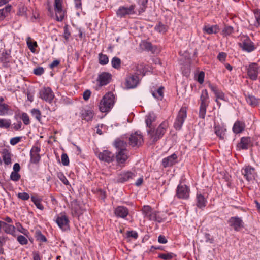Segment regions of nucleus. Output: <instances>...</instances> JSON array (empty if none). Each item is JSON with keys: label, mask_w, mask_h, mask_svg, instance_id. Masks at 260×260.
Here are the masks:
<instances>
[{"label": "nucleus", "mask_w": 260, "mask_h": 260, "mask_svg": "<svg viewBox=\"0 0 260 260\" xmlns=\"http://www.w3.org/2000/svg\"><path fill=\"white\" fill-rule=\"evenodd\" d=\"M139 77L137 75L130 74L125 78V86L126 89L136 88L139 84Z\"/></svg>", "instance_id": "nucleus-14"}, {"label": "nucleus", "mask_w": 260, "mask_h": 260, "mask_svg": "<svg viewBox=\"0 0 260 260\" xmlns=\"http://www.w3.org/2000/svg\"><path fill=\"white\" fill-rule=\"evenodd\" d=\"M203 31L207 34L211 35L217 34L219 31V27L217 25H206L203 28Z\"/></svg>", "instance_id": "nucleus-29"}, {"label": "nucleus", "mask_w": 260, "mask_h": 260, "mask_svg": "<svg viewBox=\"0 0 260 260\" xmlns=\"http://www.w3.org/2000/svg\"><path fill=\"white\" fill-rule=\"evenodd\" d=\"M98 156L101 160L110 162L113 161L114 155L108 150H104L99 153Z\"/></svg>", "instance_id": "nucleus-22"}, {"label": "nucleus", "mask_w": 260, "mask_h": 260, "mask_svg": "<svg viewBox=\"0 0 260 260\" xmlns=\"http://www.w3.org/2000/svg\"><path fill=\"white\" fill-rule=\"evenodd\" d=\"M11 56L10 54L7 53H3L1 57H0V61L3 63L4 67H8L9 63L10 62Z\"/></svg>", "instance_id": "nucleus-39"}, {"label": "nucleus", "mask_w": 260, "mask_h": 260, "mask_svg": "<svg viewBox=\"0 0 260 260\" xmlns=\"http://www.w3.org/2000/svg\"><path fill=\"white\" fill-rule=\"evenodd\" d=\"M3 229L6 234L15 236L14 233L15 232L16 228L13 225L9 224L6 222H4Z\"/></svg>", "instance_id": "nucleus-33"}, {"label": "nucleus", "mask_w": 260, "mask_h": 260, "mask_svg": "<svg viewBox=\"0 0 260 260\" xmlns=\"http://www.w3.org/2000/svg\"><path fill=\"white\" fill-rule=\"evenodd\" d=\"M72 214L74 217H79L83 213V210L77 202L72 204Z\"/></svg>", "instance_id": "nucleus-28"}, {"label": "nucleus", "mask_w": 260, "mask_h": 260, "mask_svg": "<svg viewBox=\"0 0 260 260\" xmlns=\"http://www.w3.org/2000/svg\"><path fill=\"white\" fill-rule=\"evenodd\" d=\"M164 87L160 86L156 91H152V94L154 98L158 100H162L164 98Z\"/></svg>", "instance_id": "nucleus-35"}, {"label": "nucleus", "mask_w": 260, "mask_h": 260, "mask_svg": "<svg viewBox=\"0 0 260 260\" xmlns=\"http://www.w3.org/2000/svg\"><path fill=\"white\" fill-rule=\"evenodd\" d=\"M142 212L144 217L149 220L155 221L158 222H161L162 221L161 217L157 215L158 212L153 210L150 206H144L142 209Z\"/></svg>", "instance_id": "nucleus-4"}, {"label": "nucleus", "mask_w": 260, "mask_h": 260, "mask_svg": "<svg viewBox=\"0 0 260 260\" xmlns=\"http://www.w3.org/2000/svg\"><path fill=\"white\" fill-rule=\"evenodd\" d=\"M121 61L120 59L117 57H114L111 60V64L113 68L115 69H119L121 67Z\"/></svg>", "instance_id": "nucleus-45"}, {"label": "nucleus", "mask_w": 260, "mask_h": 260, "mask_svg": "<svg viewBox=\"0 0 260 260\" xmlns=\"http://www.w3.org/2000/svg\"><path fill=\"white\" fill-rule=\"evenodd\" d=\"M11 124L10 119L0 118V128L7 129L10 127Z\"/></svg>", "instance_id": "nucleus-44"}, {"label": "nucleus", "mask_w": 260, "mask_h": 260, "mask_svg": "<svg viewBox=\"0 0 260 260\" xmlns=\"http://www.w3.org/2000/svg\"><path fill=\"white\" fill-rule=\"evenodd\" d=\"M168 127V122L164 121L159 125L156 129L152 127L147 130V132L153 143H156L158 140L162 138Z\"/></svg>", "instance_id": "nucleus-1"}, {"label": "nucleus", "mask_w": 260, "mask_h": 260, "mask_svg": "<svg viewBox=\"0 0 260 260\" xmlns=\"http://www.w3.org/2000/svg\"><path fill=\"white\" fill-rule=\"evenodd\" d=\"M30 113L36 119L41 122V112L38 109L34 108L31 110Z\"/></svg>", "instance_id": "nucleus-43"}, {"label": "nucleus", "mask_w": 260, "mask_h": 260, "mask_svg": "<svg viewBox=\"0 0 260 260\" xmlns=\"http://www.w3.org/2000/svg\"><path fill=\"white\" fill-rule=\"evenodd\" d=\"M128 140L129 144L132 147H139L143 142V136L140 131H137L130 135Z\"/></svg>", "instance_id": "nucleus-8"}, {"label": "nucleus", "mask_w": 260, "mask_h": 260, "mask_svg": "<svg viewBox=\"0 0 260 260\" xmlns=\"http://www.w3.org/2000/svg\"><path fill=\"white\" fill-rule=\"evenodd\" d=\"M245 128V123L239 120H237L234 124L232 128L233 132L236 134L242 133Z\"/></svg>", "instance_id": "nucleus-25"}, {"label": "nucleus", "mask_w": 260, "mask_h": 260, "mask_svg": "<svg viewBox=\"0 0 260 260\" xmlns=\"http://www.w3.org/2000/svg\"><path fill=\"white\" fill-rule=\"evenodd\" d=\"M63 38L65 39V40L66 41H68V39H69V37L71 35V34L69 31V28H68V25H66L64 27H63Z\"/></svg>", "instance_id": "nucleus-59"}, {"label": "nucleus", "mask_w": 260, "mask_h": 260, "mask_svg": "<svg viewBox=\"0 0 260 260\" xmlns=\"http://www.w3.org/2000/svg\"><path fill=\"white\" fill-rule=\"evenodd\" d=\"M20 178V175L18 172H12L10 175V179L14 181H17Z\"/></svg>", "instance_id": "nucleus-56"}, {"label": "nucleus", "mask_w": 260, "mask_h": 260, "mask_svg": "<svg viewBox=\"0 0 260 260\" xmlns=\"http://www.w3.org/2000/svg\"><path fill=\"white\" fill-rule=\"evenodd\" d=\"M16 225L17 227V230L19 232L22 233L23 234L26 236L27 237L28 236V234H29L28 231L27 229L24 228L22 226V225H21V224H20V223L18 222V223H16Z\"/></svg>", "instance_id": "nucleus-53"}, {"label": "nucleus", "mask_w": 260, "mask_h": 260, "mask_svg": "<svg viewBox=\"0 0 260 260\" xmlns=\"http://www.w3.org/2000/svg\"><path fill=\"white\" fill-rule=\"evenodd\" d=\"M156 116L155 114L153 112L149 113L145 118V123L146 124V126L149 128V129L152 128V123L156 120Z\"/></svg>", "instance_id": "nucleus-30"}, {"label": "nucleus", "mask_w": 260, "mask_h": 260, "mask_svg": "<svg viewBox=\"0 0 260 260\" xmlns=\"http://www.w3.org/2000/svg\"><path fill=\"white\" fill-rule=\"evenodd\" d=\"M234 31V28L231 26H226L222 30L223 34L228 36L232 34Z\"/></svg>", "instance_id": "nucleus-54"}, {"label": "nucleus", "mask_w": 260, "mask_h": 260, "mask_svg": "<svg viewBox=\"0 0 260 260\" xmlns=\"http://www.w3.org/2000/svg\"><path fill=\"white\" fill-rule=\"evenodd\" d=\"M239 46L243 51L247 52H251L256 49L254 43L248 36H243L241 37V43L239 44Z\"/></svg>", "instance_id": "nucleus-5"}, {"label": "nucleus", "mask_w": 260, "mask_h": 260, "mask_svg": "<svg viewBox=\"0 0 260 260\" xmlns=\"http://www.w3.org/2000/svg\"><path fill=\"white\" fill-rule=\"evenodd\" d=\"M207 201L203 195L201 193H197L196 206L200 209H202L206 206Z\"/></svg>", "instance_id": "nucleus-26"}, {"label": "nucleus", "mask_w": 260, "mask_h": 260, "mask_svg": "<svg viewBox=\"0 0 260 260\" xmlns=\"http://www.w3.org/2000/svg\"><path fill=\"white\" fill-rule=\"evenodd\" d=\"M31 200L36 205V207L41 210L44 209L43 205L41 203L42 199L38 197L37 196H32L31 197Z\"/></svg>", "instance_id": "nucleus-38"}, {"label": "nucleus", "mask_w": 260, "mask_h": 260, "mask_svg": "<svg viewBox=\"0 0 260 260\" xmlns=\"http://www.w3.org/2000/svg\"><path fill=\"white\" fill-rule=\"evenodd\" d=\"M204 76L205 73L203 71H201L199 73L198 75L197 81L199 83L202 84L204 82Z\"/></svg>", "instance_id": "nucleus-64"}, {"label": "nucleus", "mask_w": 260, "mask_h": 260, "mask_svg": "<svg viewBox=\"0 0 260 260\" xmlns=\"http://www.w3.org/2000/svg\"><path fill=\"white\" fill-rule=\"evenodd\" d=\"M56 222L62 230L67 231L69 229V220L66 215L61 214L58 216L56 219Z\"/></svg>", "instance_id": "nucleus-16"}, {"label": "nucleus", "mask_w": 260, "mask_h": 260, "mask_svg": "<svg viewBox=\"0 0 260 260\" xmlns=\"http://www.w3.org/2000/svg\"><path fill=\"white\" fill-rule=\"evenodd\" d=\"M215 133L220 139H223L224 138L225 132L226 129L220 126H216L214 127Z\"/></svg>", "instance_id": "nucleus-37"}, {"label": "nucleus", "mask_w": 260, "mask_h": 260, "mask_svg": "<svg viewBox=\"0 0 260 260\" xmlns=\"http://www.w3.org/2000/svg\"><path fill=\"white\" fill-rule=\"evenodd\" d=\"M154 29L159 33H166L168 29V27L159 22L157 25H155Z\"/></svg>", "instance_id": "nucleus-41"}, {"label": "nucleus", "mask_w": 260, "mask_h": 260, "mask_svg": "<svg viewBox=\"0 0 260 260\" xmlns=\"http://www.w3.org/2000/svg\"><path fill=\"white\" fill-rule=\"evenodd\" d=\"M135 5H131L129 7L120 6L116 11V15L118 17L122 18L125 17L127 15L134 14L136 12L134 9Z\"/></svg>", "instance_id": "nucleus-10"}, {"label": "nucleus", "mask_w": 260, "mask_h": 260, "mask_svg": "<svg viewBox=\"0 0 260 260\" xmlns=\"http://www.w3.org/2000/svg\"><path fill=\"white\" fill-rule=\"evenodd\" d=\"M190 196V188L185 184L180 183L177 187L176 196L179 199L187 200Z\"/></svg>", "instance_id": "nucleus-7"}, {"label": "nucleus", "mask_w": 260, "mask_h": 260, "mask_svg": "<svg viewBox=\"0 0 260 260\" xmlns=\"http://www.w3.org/2000/svg\"><path fill=\"white\" fill-rule=\"evenodd\" d=\"M174 254L173 253H160L158 257L164 260H170L173 257Z\"/></svg>", "instance_id": "nucleus-52"}, {"label": "nucleus", "mask_w": 260, "mask_h": 260, "mask_svg": "<svg viewBox=\"0 0 260 260\" xmlns=\"http://www.w3.org/2000/svg\"><path fill=\"white\" fill-rule=\"evenodd\" d=\"M241 173L248 182L254 180L256 176L255 169L250 166H247L243 168L241 170Z\"/></svg>", "instance_id": "nucleus-9"}, {"label": "nucleus", "mask_w": 260, "mask_h": 260, "mask_svg": "<svg viewBox=\"0 0 260 260\" xmlns=\"http://www.w3.org/2000/svg\"><path fill=\"white\" fill-rule=\"evenodd\" d=\"M237 147L239 149L246 150L253 146V142L249 137H242L240 141L237 144Z\"/></svg>", "instance_id": "nucleus-18"}, {"label": "nucleus", "mask_w": 260, "mask_h": 260, "mask_svg": "<svg viewBox=\"0 0 260 260\" xmlns=\"http://www.w3.org/2000/svg\"><path fill=\"white\" fill-rule=\"evenodd\" d=\"M40 151V148L38 146H34L32 147L30 152V161L32 164H36L40 161L41 156L39 153Z\"/></svg>", "instance_id": "nucleus-21"}, {"label": "nucleus", "mask_w": 260, "mask_h": 260, "mask_svg": "<svg viewBox=\"0 0 260 260\" xmlns=\"http://www.w3.org/2000/svg\"><path fill=\"white\" fill-rule=\"evenodd\" d=\"M2 157L4 163L6 165H10L11 162V155L8 150L5 149L2 152Z\"/></svg>", "instance_id": "nucleus-36"}, {"label": "nucleus", "mask_w": 260, "mask_h": 260, "mask_svg": "<svg viewBox=\"0 0 260 260\" xmlns=\"http://www.w3.org/2000/svg\"><path fill=\"white\" fill-rule=\"evenodd\" d=\"M44 72V68L42 67H39L34 69L33 73L37 76H41Z\"/></svg>", "instance_id": "nucleus-61"}, {"label": "nucleus", "mask_w": 260, "mask_h": 260, "mask_svg": "<svg viewBox=\"0 0 260 260\" xmlns=\"http://www.w3.org/2000/svg\"><path fill=\"white\" fill-rule=\"evenodd\" d=\"M57 177L64 184L68 185L69 184V181L68 180V179L66 178V177L62 173H58Z\"/></svg>", "instance_id": "nucleus-58"}, {"label": "nucleus", "mask_w": 260, "mask_h": 260, "mask_svg": "<svg viewBox=\"0 0 260 260\" xmlns=\"http://www.w3.org/2000/svg\"><path fill=\"white\" fill-rule=\"evenodd\" d=\"M61 162L63 166H68L69 164V159L67 154L63 153L61 156Z\"/></svg>", "instance_id": "nucleus-57"}, {"label": "nucleus", "mask_w": 260, "mask_h": 260, "mask_svg": "<svg viewBox=\"0 0 260 260\" xmlns=\"http://www.w3.org/2000/svg\"><path fill=\"white\" fill-rule=\"evenodd\" d=\"M204 240L206 243H213L214 239L209 233H205L204 235Z\"/></svg>", "instance_id": "nucleus-63"}, {"label": "nucleus", "mask_w": 260, "mask_h": 260, "mask_svg": "<svg viewBox=\"0 0 260 260\" xmlns=\"http://www.w3.org/2000/svg\"><path fill=\"white\" fill-rule=\"evenodd\" d=\"M209 95L206 89L202 91L200 96V106L199 112V117L200 118L204 119L206 113V109L209 105Z\"/></svg>", "instance_id": "nucleus-3"}, {"label": "nucleus", "mask_w": 260, "mask_h": 260, "mask_svg": "<svg viewBox=\"0 0 260 260\" xmlns=\"http://www.w3.org/2000/svg\"><path fill=\"white\" fill-rule=\"evenodd\" d=\"M17 197L18 198L24 201L27 200L29 198V195L26 192L18 193Z\"/></svg>", "instance_id": "nucleus-62"}, {"label": "nucleus", "mask_w": 260, "mask_h": 260, "mask_svg": "<svg viewBox=\"0 0 260 260\" xmlns=\"http://www.w3.org/2000/svg\"><path fill=\"white\" fill-rule=\"evenodd\" d=\"M228 222L230 225L234 228V229L238 231L241 228L243 227V222L242 219L238 217H231Z\"/></svg>", "instance_id": "nucleus-20"}, {"label": "nucleus", "mask_w": 260, "mask_h": 260, "mask_svg": "<svg viewBox=\"0 0 260 260\" xmlns=\"http://www.w3.org/2000/svg\"><path fill=\"white\" fill-rule=\"evenodd\" d=\"M177 156L173 153L162 159V164L164 167L166 168L172 166L177 162Z\"/></svg>", "instance_id": "nucleus-23"}, {"label": "nucleus", "mask_w": 260, "mask_h": 260, "mask_svg": "<svg viewBox=\"0 0 260 260\" xmlns=\"http://www.w3.org/2000/svg\"><path fill=\"white\" fill-rule=\"evenodd\" d=\"M20 118L22 120L23 123L25 125H28L30 123V121L28 115L25 112H23L21 114Z\"/></svg>", "instance_id": "nucleus-51"}, {"label": "nucleus", "mask_w": 260, "mask_h": 260, "mask_svg": "<svg viewBox=\"0 0 260 260\" xmlns=\"http://www.w3.org/2000/svg\"><path fill=\"white\" fill-rule=\"evenodd\" d=\"M141 46L142 49H144L148 51L154 52V47L152 44L147 41H143L141 44Z\"/></svg>", "instance_id": "nucleus-42"}, {"label": "nucleus", "mask_w": 260, "mask_h": 260, "mask_svg": "<svg viewBox=\"0 0 260 260\" xmlns=\"http://www.w3.org/2000/svg\"><path fill=\"white\" fill-rule=\"evenodd\" d=\"M245 96L247 104L252 107L258 106L260 103V99L256 98L252 94H245Z\"/></svg>", "instance_id": "nucleus-24"}, {"label": "nucleus", "mask_w": 260, "mask_h": 260, "mask_svg": "<svg viewBox=\"0 0 260 260\" xmlns=\"http://www.w3.org/2000/svg\"><path fill=\"white\" fill-rule=\"evenodd\" d=\"M114 103V96L109 92L102 98L99 104V109L102 112H107L112 108Z\"/></svg>", "instance_id": "nucleus-2"}, {"label": "nucleus", "mask_w": 260, "mask_h": 260, "mask_svg": "<svg viewBox=\"0 0 260 260\" xmlns=\"http://www.w3.org/2000/svg\"><path fill=\"white\" fill-rule=\"evenodd\" d=\"M215 95L216 97V102L218 104V101L217 100L218 99L225 101L224 93L220 90H219Z\"/></svg>", "instance_id": "nucleus-60"}, {"label": "nucleus", "mask_w": 260, "mask_h": 260, "mask_svg": "<svg viewBox=\"0 0 260 260\" xmlns=\"http://www.w3.org/2000/svg\"><path fill=\"white\" fill-rule=\"evenodd\" d=\"M40 98L49 103H51L54 98V94L50 87H43L40 91Z\"/></svg>", "instance_id": "nucleus-12"}, {"label": "nucleus", "mask_w": 260, "mask_h": 260, "mask_svg": "<svg viewBox=\"0 0 260 260\" xmlns=\"http://www.w3.org/2000/svg\"><path fill=\"white\" fill-rule=\"evenodd\" d=\"M115 146L118 151H126L127 143L122 140H116L115 142Z\"/></svg>", "instance_id": "nucleus-40"}, {"label": "nucleus", "mask_w": 260, "mask_h": 260, "mask_svg": "<svg viewBox=\"0 0 260 260\" xmlns=\"http://www.w3.org/2000/svg\"><path fill=\"white\" fill-rule=\"evenodd\" d=\"M35 238L37 240L42 242H45L47 241V239L44 235L42 234L40 230H37L35 232Z\"/></svg>", "instance_id": "nucleus-50"}, {"label": "nucleus", "mask_w": 260, "mask_h": 260, "mask_svg": "<svg viewBox=\"0 0 260 260\" xmlns=\"http://www.w3.org/2000/svg\"><path fill=\"white\" fill-rule=\"evenodd\" d=\"M26 44L28 48L32 53L36 52V48L38 46L36 41H34L31 37H28L26 39Z\"/></svg>", "instance_id": "nucleus-34"}, {"label": "nucleus", "mask_w": 260, "mask_h": 260, "mask_svg": "<svg viewBox=\"0 0 260 260\" xmlns=\"http://www.w3.org/2000/svg\"><path fill=\"white\" fill-rule=\"evenodd\" d=\"M126 151H118L116 156V159L119 164H123L127 160L128 157L125 153Z\"/></svg>", "instance_id": "nucleus-31"}, {"label": "nucleus", "mask_w": 260, "mask_h": 260, "mask_svg": "<svg viewBox=\"0 0 260 260\" xmlns=\"http://www.w3.org/2000/svg\"><path fill=\"white\" fill-rule=\"evenodd\" d=\"M99 63L101 65H106L109 62V58L107 55L100 53L99 54Z\"/></svg>", "instance_id": "nucleus-47"}, {"label": "nucleus", "mask_w": 260, "mask_h": 260, "mask_svg": "<svg viewBox=\"0 0 260 260\" xmlns=\"http://www.w3.org/2000/svg\"><path fill=\"white\" fill-rule=\"evenodd\" d=\"M9 106L5 103H0V115H5L8 114Z\"/></svg>", "instance_id": "nucleus-49"}, {"label": "nucleus", "mask_w": 260, "mask_h": 260, "mask_svg": "<svg viewBox=\"0 0 260 260\" xmlns=\"http://www.w3.org/2000/svg\"><path fill=\"white\" fill-rule=\"evenodd\" d=\"M147 0H139L140 8L138 9V12L139 14L145 12L147 8Z\"/></svg>", "instance_id": "nucleus-48"}, {"label": "nucleus", "mask_w": 260, "mask_h": 260, "mask_svg": "<svg viewBox=\"0 0 260 260\" xmlns=\"http://www.w3.org/2000/svg\"><path fill=\"white\" fill-rule=\"evenodd\" d=\"M186 117L187 108L186 107H182L179 111V112L174 123V127L176 129H181Z\"/></svg>", "instance_id": "nucleus-6"}, {"label": "nucleus", "mask_w": 260, "mask_h": 260, "mask_svg": "<svg viewBox=\"0 0 260 260\" xmlns=\"http://www.w3.org/2000/svg\"><path fill=\"white\" fill-rule=\"evenodd\" d=\"M114 213L118 218L125 219L129 214V210L124 206H118L114 208Z\"/></svg>", "instance_id": "nucleus-19"}, {"label": "nucleus", "mask_w": 260, "mask_h": 260, "mask_svg": "<svg viewBox=\"0 0 260 260\" xmlns=\"http://www.w3.org/2000/svg\"><path fill=\"white\" fill-rule=\"evenodd\" d=\"M94 116L93 111L90 109H84L81 111V117L87 121L92 120Z\"/></svg>", "instance_id": "nucleus-27"}, {"label": "nucleus", "mask_w": 260, "mask_h": 260, "mask_svg": "<svg viewBox=\"0 0 260 260\" xmlns=\"http://www.w3.org/2000/svg\"><path fill=\"white\" fill-rule=\"evenodd\" d=\"M17 240L21 245H26L28 243L27 238L22 235L18 236L17 238Z\"/></svg>", "instance_id": "nucleus-55"}, {"label": "nucleus", "mask_w": 260, "mask_h": 260, "mask_svg": "<svg viewBox=\"0 0 260 260\" xmlns=\"http://www.w3.org/2000/svg\"><path fill=\"white\" fill-rule=\"evenodd\" d=\"M54 10L56 13V19L57 21H62L64 17L65 11L62 9V1L55 0Z\"/></svg>", "instance_id": "nucleus-13"}, {"label": "nucleus", "mask_w": 260, "mask_h": 260, "mask_svg": "<svg viewBox=\"0 0 260 260\" xmlns=\"http://www.w3.org/2000/svg\"><path fill=\"white\" fill-rule=\"evenodd\" d=\"M12 9V6L7 5L5 8L0 9V21L3 20L6 17L8 16Z\"/></svg>", "instance_id": "nucleus-32"}, {"label": "nucleus", "mask_w": 260, "mask_h": 260, "mask_svg": "<svg viewBox=\"0 0 260 260\" xmlns=\"http://www.w3.org/2000/svg\"><path fill=\"white\" fill-rule=\"evenodd\" d=\"M112 79V75L108 73L103 72L98 75L96 80L100 87L105 86L109 84Z\"/></svg>", "instance_id": "nucleus-15"}, {"label": "nucleus", "mask_w": 260, "mask_h": 260, "mask_svg": "<svg viewBox=\"0 0 260 260\" xmlns=\"http://www.w3.org/2000/svg\"><path fill=\"white\" fill-rule=\"evenodd\" d=\"M136 176V174L134 172L129 171H123L119 173L117 177V182L118 183H124L131 181Z\"/></svg>", "instance_id": "nucleus-11"}, {"label": "nucleus", "mask_w": 260, "mask_h": 260, "mask_svg": "<svg viewBox=\"0 0 260 260\" xmlns=\"http://www.w3.org/2000/svg\"><path fill=\"white\" fill-rule=\"evenodd\" d=\"M247 74L249 78L252 80H256L258 74V67L257 63H252L247 68Z\"/></svg>", "instance_id": "nucleus-17"}, {"label": "nucleus", "mask_w": 260, "mask_h": 260, "mask_svg": "<svg viewBox=\"0 0 260 260\" xmlns=\"http://www.w3.org/2000/svg\"><path fill=\"white\" fill-rule=\"evenodd\" d=\"M27 10V7L25 6L24 5H19L18 7L17 15L20 16H24L26 18H27V15L26 13Z\"/></svg>", "instance_id": "nucleus-46"}]
</instances>
